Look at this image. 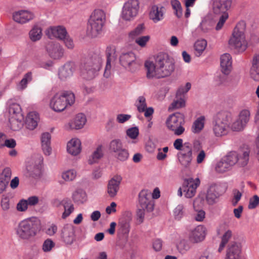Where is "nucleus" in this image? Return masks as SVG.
Wrapping results in <instances>:
<instances>
[{
  "mask_svg": "<svg viewBox=\"0 0 259 259\" xmlns=\"http://www.w3.org/2000/svg\"><path fill=\"white\" fill-rule=\"evenodd\" d=\"M145 67L148 78H159L170 75L175 70V63L167 54L160 53L157 55L155 63L146 61Z\"/></svg>",
  "mask_w": 259,
  "mask_h": 259,
  "instance_id": "nucleus-1",
  "label": "nucleus"
},
{
  "mask_svg": "<svg viewBox=\"0 0 259 259\" xmlns=\"http://www.w3.org/2000/svg\"><path fill=\"white\" fill-rule=\"evenodd\" d=\"M245 27L246 24L244 21L239 22L229 41L230 47L237 53H243L248 47V41L245 33Z\"/></svg>",
  "mask_w": 259,
  "mask_h": 259,
  "instance_id": "nucleus-2",
  "label": "nucleus"
},
{
  "mask_svg": "<svg viewBox=\"0 0 259 259\" xmlns=\"http://www.w3.org/2000/svg\"><path fill=\"white\" fill-rule=\"evenodd\" d=\"M40 229V223L35 218L24 220L20 222L16 230L18 237L24 240H28L35 236Z\"/></svg>",
  "mask_w": 259,
  "mask_h": 259,
  "instance_id": "nucleus-3",
  "label": "nucleus"
},
{
  "mask_svg": "<svg viewBox=\"0 0 259 259\" xmlns=\"http://www.w3.org/2000/svg\"><path fill=\"white\" fill-rule=\"evenodd\" d=\"M75 101L74 95L70 92H62L55 94L50 102L51 108L56 112L63 111Z\"/></svg>",
  "mask_w": 259,
  "mask_h": 259,
  "instance_id": "nucleus-4",
  "label": "nucleus"
},
{
  "mask_svg": "<svg viewBox=\"0 0 259 259\" xmlns=\"http://www.w3.org/2000/svg\"><path fill=\"white\" fill-rule=\"evenodd\" d=\"M229 127L230 123L227 115L224 112L218 113L212 122V131L214 136L218 138L226 136Z\"/></svg>",
  "mask_w": 259,
  "mask_h": 259,
  "instance_id": "nucleus-5",
  "label": "nucleus"
},
{
  "mask_svg": "<svg viewBox=\"0 0 259 259\" xmlns=\"http://www.w3.org/2000/svg\"><path fill=\"white\" fill-rule=\"evenodd\" d=\"M185 115L179 112L169 115L165 121L167 128L172 132L176 136H180L185 132Z\"/></svg>",
  "mask_w": 259,
  "mask_h": 259,
  "instance_id": "nucleus-6",
  "label": "nucleus"
},
{
  "mask_svg": "<svg viewBox=\"0 0 259 259\" xmlns=\"http://www.w3.org/2000/svg\"><path fill=\"white\" fill-rule=\"evenodd\" d=\"M9 120L11 128L13 131L18 130L21 125L23 119L20 105L16 103L10 104L8 107Z\"/></svg>",
  "mask_w": 259,
  "mask_h": 259,
  "instance_id": "nucleus-7",
  "label": "nucleus"
},
{
  "mask_svg": "<svg viewBox=\"0 0 259 259\" xmlns=\"http://www.w3.org/2000/svg\"><path fill=\"white\" fill-rule=\"evenodd\" d=\"M139 9L138 0H128L122 7L121 17L126 21L133 20L137 15Z\"/></svg>",
  "mask_w": 259,
  "mask_h": 259,
  "instance_id": "nucleus-8",
  "label": "nucleus"
},
{
  "mask_svg": "<svg viewBox=\"0 0 259 259\" xmlns=\"http://www.w3.org/2000/svg\"><path fill=\"white\" fill-rule=\"evenodd\" d=\"M223 158L231 168L237 162L240 166H244L247 164L249 160V152L244 151L242 155L239 157L237 152L232 151Z\"/></svg>",
  "mask_w": 259,
  "mask_h": 259,
  "instance_id": "nucleus-9",
  "label": "nucleus"
},
{
  "mask_svg": "<svg viewBox=\"0 0 259 259\" xmlns=\"http://www.w3.org/2000/svg\"><path fill=\"white\" fill-rule=\"evenodd\" d=\"M166 8L160 4L152 5L149 9V19L154 23L162 21L165 18Z\"/></svg>",
  "mask_w": 259,
  "mask_h": 259,
  "instance_id": "nucleus-10",
  "label": "nucleus"
},
{
  "mask_svg": "<svg viewBox=\"0 0 259 259\" xmlns=\"http://www.w3.org/2000/svg\"><path fill=\"white\" fill-rule=\"evenodd\" d=\"M177 157L181 164L187 167L190 166L193 160V149L189 142L184 143V147L181 151L177 153Z\"/></svg>",
  "mask_w": 259,
  "mask_h": 259,
  "instance_id": "nucleus-11",
  "label": "nucleus"
},
{
  "mask_svg": "<svg viewBox=\"0 0 259 259\" xmlns=\"http://www.w3.org/2000/svg\"><path fill=\"white\" fill-rule=\"evenodd\" d=\"M136 59L135 54L131 51L122 53L119 58L121 65L131 72L135 71L139 67Z\"/></svg>",
  "mask_w": 259,
  "mask_h": 259,
  "instance_id": "nucleus-12",
  "label": "nucleus"
},
{
  "mask_svg": "<svg viewBox=\"0 0 259 259\" xmlns=\"http://www.w3.org/2000/svg\"><path fill=\"white\" fill-rule=\"evenodd\" d=\"M138 206L146 209L148 212L154 210V203L151 197V193L147 190H142L138 195Z\"/></svg>",
  "mask_w": 259,
  "mask_h": 259,
  "instance_id": "nucleus-13",
  "label": "nucleus"
},
{
  "mask_svg": "<svg viewBox=\"0 0 259 259\" xmlns=\"http://www.w3.org/2000/svg\"><path fill=\"white\" fill-rule=\"evenodd\" d=\"M49 56L54 60H60L64 55V50L61 45L56 41H49L46 46Z\"/></svg>",
  "mask_w": 259,
  "mask_h": 259,
  "instance_id": "nucleus-14",
  "label": "nucleus"
},
{
  "mask_svg": "<svg viewBox=\"0 0 259 259\" xmlns=\"http://www.w3.org/2000/svg\"><path fill=\"white\" fill-rule=\"evenodd\" d=\"M199 184L200 181L198 178L186 179L183 186V192L184 196L188 198L193 197L195 195L196 189Z\"/></svg>",
  "mask_w": 259,
  "mask_h": 259,
  "instance_id": "nucleus-15",
  "label": "nucleus"
},
{
  "mask_svg": "<svg viewBox=\"0 0 259 259\" xmlns=\"http://www.w3.org/2000/svg\"><path fill=\"white\" fill-rule=\"evenodd\" d=\"M77 64L73 62H68L61 66L58 70L59 78L62 80L70 78L77 69Z\"/></svg>",
  "mask_w": 259,
  "mask_h": 259,
  "instance_id": "nucleus-16",
  "label": "nucleus"
},
{
  "mask_svg": "<svg viewBox=\"0 0 259 259\" xmlns=\"http://www.w3.org/2000/svg\"><path fill=\"white\" fill-rule=\"evenodd\" d=\"M101 66L102 63L100 62L97 65L93 64L92 62H87L81 68V73L88 79H92L100 70Z\"/></svg>",
  "mask_w": 259,
  "mask_h": 259,
  "instance_id": "nucleus-17",
  "label": "nucleus"
},
{
  "mask_svg": "<svg viewBox=\"0 0 259 259\" xmlns=\"http://www.w3.org/2000/svg\"><path fill=\"white\" fill-rule=\"evenodd\" d=\"M45 33L51 39L57 38L61 40L64 38L67 34L66 28L60 25L49 27L46 30Z\"/></svg>",
  "mask_w": 259,
  "mask_h": 259,
  "instance_id": "nucleus-18",
  "label": "nucleus"
},
{
  "mask_svg": "<svg viewBox=\"0 0 259 259\" xmlns=\"http://www.w3.org/2000/svg\"><path fill=\"white\" fill-rule=\"evenodd\" d=\"M13 19L14 21L19 24H25L34 18V14L30 11L21 10L13 13Z\"/></svg>",
  "mask_w": 259,
  "mask_h": 259,
  "instance_id": "nucleus-19",
  "label": "nucleus"
},
{
  "mask_svg": "<svg viewBox=\"0 0 259 259\" xmlns=\"http://www.w3.org/2000/svg\"><path fill=\"white\" fill-rule=\"evenodd\" d=\"M206 228L203 225H198L192 230L189 234V239L193 243L202 241L206 235Z\"/></svg>",
  "mask_w": 259,
  "mask_h": 259,
  "instance_id": "nucleus-20",
  "label": "nucleus"
},
{
  "mask_svg": "<svg viewBox=\"0 0 259 259\" xmlns=\"http://www.w3.org/2000/svg\"><path fill=\"white\" fill-rule=\"evenodd\" d=\"M231 3V0H214L212 6L213 12L216 15L228 13L227 11L230 8Z\"/></svg>",
  "mask_w": 259,
  "mask_h": 259,
  "instance_id": "nucleus-21",
  "label": "nucleus"
},
{
  "mask_svg": "<svg viewBox=\"0 0 259 259\" xmlns=\"http://www.w3.org/2000/svg\"><path fill=\"white\" fill-rule=\"evenodd\" d=\"M220 187L216 184L211 185L207 191L206 195V200L209 205H213L217 202L218 199L221 195L220 192Z\"/></svg>",
  "mask_w": 259,
  "mask_h": 259,
  "instance_id": "nucleus-22",
  "label": "nucleus"
},
{
  "mask_svg": "<svg viewBox=\"0 0 259 259\" xmlns=\"http://www.w3.org/2000/svg\"><path fill=\"white\" fill-rule=\"evenodd\" d=\"M61 238L65 244H72L75 240V231L73 227L69 225H65L61 231Z\"/></svg>",
  "mask_w": 259,
  "mask_h": 259,
  "instance_id": "nucleus-23",
  "label": "nucleus"
},
{
  "mask_svg": "<svg viewBox=\"0 0 259 259\" xmlns=\"http://www.w3.org/2000/svg\"><path fill=\"white\" fill-rule=\"evenodd\" d=\"M121 180L120 176H116L109 181L107 192L110 197H114L117 195Z\"/></svg>",
  "mask_w": 259,
  "mask_h": 259,
  "instance_id": "nucleus-24",
  "label": "nucleus"
},
{
  "mask_svg": "<svg viewBox=\"0 0 259 259\" xmlns=\"http://www.w3.org/2000/svg\"><path fill=\"white\" fill-rule=\"evenodd\" d=\"M132 220V214L129 212H125L119 218L118 227L121 233L125 234L129 233L130 230V223Z\"/></svg>",
  "mask_w": 259,
  "mask_h": 259,
  "instance_id": "nucleus-25",
  "label": "nucleus"
},
{
  "mask_svg": "<svg viewBox=\"0 0 259 259\" xmlns=\"http://www.w3.org/2000/svg\"><path fill=\"white\" fill-rule=\"evenodd\" d=\"M81 143L78 138H72L67 144V151L68 153L73 156H76L81 151Z\"/></svg>",
  "mask_w": 259,
  "mask_h": 259,
  "instance_id": "nucleus-26",
  "label": "nucleus"
},
{
  "mask_svg": "<svg viewBox=\"0 0 259 259\" xmlns=\"http://www.w3.org/2000/svg\"><path fill=\"white\" fill-rule=\"evenodd\" d=\"M225 259H246L241 255L240 247L236 244L229 246L226 254Z\"/></svg>",
  "mask_w": 259,
  "mask_h": 259,
  "instance_id": "nucleus-27",
  "label": "nucleus"
},
{
  "mask_svg": "<svg viewBox=\"0 0 259 259\" xmlns=\"http://www.w3.org/2000/svg\"><path fill=\"white\" fill-rule=\"evenodd\" d=\"M104 24L89 21L87 27V34L92 37H96L101 35Z\"/></svg>",
  "mask_w": 259,
  "mask_h": 259,
  "instance_id": "nucleus-28",
  "label": "nucleus"
},
{
  "mask_svg": "<svg viewBox=\"0 0 259 259\" xmlns=\"http://www.w3.org/2000/svg\"><path fill=\"white\" fill-rule=\"evenodd\" d=\"M51 135L48 132L44 133L40 137L41 146L43 153L47 156H49L52 153L51 147Z\"/></svg>",
  "mask_w": 259,
  "mask_h": 259,
  "instance_id": "nucleus-29",
  "label": "nucleus"
},
{
  "mask_svg": "<svg viewBox=\"0 0 259 259\" xmlns=\"http://www.w3.org/2000/svg\"><path fill=\"white\" fill-rule=\"evenodd\" d=\"M39 121V116L35 111L30 112L27 115L25 120V126L30 130H34Z\"/></svg>",
  "mask_w": 259,
  "mask_h": 259,
  "instance_id": "nucleus-30",
  "label": "nucleus"
},
{
  "mask_svg": "<svg viewBox=\"0 0 259 259\" xmlns=\"http://www.w3.org/2000/svg\"><path fill=\"white\" fill-rule=\"evenodd\" d=\"M232 58L230 54L226 53L221 57V67L222 72L228 75L232 70Z\"/></svg>",
  "mask_w": 259,
  "mask_h": 259,
  "instance_id": "nucleus-31",
  "label": "nucleus"
},
{
  "mask_svg": "<svg viewBox=\"0 0 259 259\" xmlns=\"http://www.w3.org/2000/svg\"><path fill=\"white\" fill-rule=\"evenodd\" d=\"M87 122L86 117L82 113H79L69 122L71 129L79 130L82 128Z\"/></svg>",
  "mask_w": 259,
  "mask_h": 259,
  "instance_id": "nucleus-32",
  "label": "nucleus"
},
{
  "mask_svg": "<svg viewBox=\"0 0 259 259\" xmlns=\"http://www.w3.org/2000/svg\"><path fill=\"white\" fill-rule=\"evenodd\" d=\"M250 77L255 81H259V55L254 56L252 67L250 69Z\"/></svg>",
  "mask_w": 259,
  "mask_h": 259,
  "instance_id": "nucleus-33",
  "label": "nucleus"
},
{
  "mask_svg": "<svg viewBox=\"0 0 259 259\" xmlns=\"http://www.w3.org/2000/svg\"><path fill=\"white\" fill-rule=\"evenodd\" d=\"M105 12L101 9H96L92 13L89 21L105 24Z\"/></svg>",
  "mask_w": 259,
  "mask_h": 259,
  "instance_id": "nucleus-34",
  "label": "nucleus"
},
{
  "mask_svg": "<svg viewBox=\"0 0 259 259\" xmlns=\"http://www.w3.org/2000/svg\"><path fill=\"white\" fill-rule=\"evenodd\" d=\"M205 122V117L204 116L202 115L196 118L192 124V132L194 134L199 133L203 129Z\"/></svg>",
  "mask_w": 259,
  "mask_h": 259,
  "instance_id": "nucleus-35",
  "label": "nucleus"
},
{
  "mask_svg": "<svg viewBox=\"0 0 259 259\" xmlns=\"http://www.w3.org/2000/svg\"><path fill=\"white\" fill-rule=\"evenodd\" d=\"M103 156V146L99 145L93 153L90 156L88 159V162L90 164H93L97 162Z\"/></svg>",
  "mask_w": 259,
  "mask_h": 259,
  "instance_id": "nucleus-36",
  "label": "nucleus"
},
{
  "mask_svg": "<svg viewBox=\"0 0 259 259\" xmlns=\"http://www.w3.org/2000/svg\"><path fill=\"white\" fill-rule=\"evenodd\" d=\"M42 35V29L37 25L33 26L29 32V38L34 42L40 40Z\"/></svg>",
  "mask_w": 259,
  "mask_h": 259,
  "instance_id": "nucleus-37",
  "label": "nucleus"
},
{
  "mask_svg": "<svg viewBox=\"0 0 259 259\" xmlns=\"http://www.w3.org/2000/svg\"><path fill=\"white\" fill-rule=\"evenodd\" d=\"M72 197L73 201L78 203H83L87 199L85 192L80 189L76 190L73 193Z\"/></svg>",
  "mask_w": 259,
  "mask_h": 259,
  "instance_id": "nucleus-38",
  "label": "nucleus"
},
{
  "mask_svg": "<svg viewBox=\"0 0 259 259\" xmlns=\"http://www.w3.org/2000/svg\"><path fill=\"white\" fill-rule=\"evenodd\" d=\"M207 42L204 39L197 40L194 44L195 54L196 56H200L205 50Z\"/></svg>",
  "mask_w": 259,
  "mask_h": 259,
  "instance_id": "nucleus-39",
  "label": "nucleus"
},
{
  "mask_svg": "<svg viewBox=\"0 0 259 259\" xmlns=\"http://www.w3.org/2000/svg\"><path fill=\"white\" fill-rule=\"evenodd\" d=\"M32 79V74L31 72H28L25 74L23 78L17 83L16 88L18 91H23L25 89L27 84Z\"/></svg>",
  "mask_w": 259,
  "mask_h": 259,
  "instance_id": "nucleus-40",
  "label": "nucleus"
},
{
  "mask_svg": "<svg viewBox=\"0 0 259 259\" xmlns=\"http://www.w3.org/2000/svg\"><path fill=\"white\" fill-rule=\"evenodd\" d=\"M62 204L64 207V211L62 213V218L65 219L73 212L74 207L71 201L69 200H63L62 201Z\"/></svg>",
  "mask_w": 259,
  "mask_h": 259,
  "instance_id": "nucleus-41",
  "label": "nucleus"
},
{
  "mask_svg": "<svg viewBox=\"0 0 259 259\" xmlns=\"http://www.w3.org/2000/svg\"><path fill=\"white\" fill-rule=\"evenodd\" d=\"M231 169L232 168L223 158L219 161L215 166V170L216 172L219 174L227 172L231 170Z\"/></svg>",
  "mask_w": 259,
  "mask_h": 259,
  "instance_id": "nucleus-42",
  "label": "nucleus"
},
{
  "mask_svg": "<svg viewBox=\"0 0 259 259\" xmlns=\"http://www.w3.org/2000/svg\"><path fill=\"white\" fill-rule=\"evenodd\" d=\"M185 106V98L179 97L175 99L168 107L169 111H172L176 109H178L184 107Z\"/></svg>",
  "mask_w": 259,
  "mask_h": 259,
  "instance_id": "nucleus-43",
  "label": "nucleus"
},
{
  "mask_svg": "<svg viewBox=\"0 0 259 259\" xmlns=\"http://www.w3.org/2000/svg\"><path fill=\"white\" fill-rule=\"evenodd\" d=\"M170 5L174 11V14L178 18L183 16V9L181 3L178 0H171Z\"/></svg>",
  "mask_w": 259,
  "mask_h": 259,
  "instance_id": "nucleus-44",
  "label": "nucleus"
},
{
  "mask_svg": "<svg viewBox=\"0 0 259 259\" xmlns=\"http://www.w3.org/2000/svg\"><path fill=\"white\" fill-rule=\"evenodd\" d=\"M232 232L230 230H228L224 233L221 237V242L218 249L219 252H221L224 249L226 244L232 237Z\"/></svg>",
  "mask_w": 259,
  "mask_h": 259,
  "instance_id": "nucleus-45",
  "label": "nucleus"
},
{
  "mask_svg": "<svg viewBox=\"0 0 259 259\" xmlns=\"http://www.w3.org/2000/svg\"><path fill=\"white\" fill-rule=\"evenodd\" d=\"M123 147V144L120 139H116L112 140L109 145V150L110 152L115 153Z\"/></svg>",
  "mask_w": 259,
  "mask_h": 259,
  "instance_id": "nucleus-46",
  "label": "nucleus"
},
{
  "mask_svg": "<svg viewBox=\"0 0 259 259\" xmlns=\"http://www.w3.org/2000/svg\"><path fill=\"white\" fill-rule=\"evenodd\" d=\"M135 105L139 112H143L147 107L146 98L143 96H139L136 101Z\"/></svg>",
  "mask_w": 259,
  "mask_h": 259,
  "instance_id": "nucleus-47",
  "label": "nucleus"
},
{
  "mask_svg": "<svg viewBox=\"0 0 259 259\" xmlns=\"http://www.w3.org/2000/svg\"><path fill=\"white\" fill-rule=\"evenodd\" d=\"M106 56L107 60L114 61L116 58V48L114 46L110 45L106 48Z\"/></svg>",
  "mask_w": 259,
  "mask_h": 259,
  "instance_id": "nucleus-48",
  "label": "nucleus"
},
{
  "mask_svg": "<svg viewBox=\"0 0 259 259\" xmlns=\"http://www.w3.org/2000/svg\"><path fill=\"white\" fill-rule=\"evenodd\" d=\"M76 177V171L73 169H69L62 172V178L65 181H71Z\"/></svg>",
  "mask_w": 259,
  "mask_h": 259,
  "instance_id": "nucleus-49",
  "label": "nucleus"
},
{
  "mask_svg": "<svg viewBox=\"0 0 259 259\" xmlns=\"http://www.w3.org/2000/svg\"><path fill=\"white\" fill-rule=\"evenodd\" d=\"M250 116V112L248 109H244L241 110L239 113L238 118L246 126L249 121Z\"/></svg>",
  "mask_w": 259,
  "mask_h": 259,
  "instance_id": "nucleus-50",
  "label": "nucleus"
},
{
  "mask_svg": "<svg viewBox=\"0 0 259 259\" xmlns=\"http://www.w3.org/2000/svg\"><path fill=\"white\" fill-rule=\"evenodd\" d=\"M185 207L183 204H180L177 206L174 210V215L176 220H181L185 215Z\"/></svg>",
  "mask_w": 259,
  "mask_h": 259,
  "instance_id": "nucleus-51",
  "label": "nucleus"
},
{
  "mask_svg": "<svg viewBox=\"0 0 259 259\" xmlns=\"http://www.w3.org/2000/svg\"><path fill=\"white\" fill-rule=\"evenodd\" d=\"M191 84L190 82H187L185 85H181L178 89L176 93V97H182L184 98V95L191 89Z\"/></svg>",
  "mask_w": 259,
  "mask_h": 259,
  "instance_id": "nucleus-52",
  "label": "nucleus"
},
{
  "mask_svg": "<svg viewBox=\"0 0 259 259\" xmlns=\"http://www.w3.org/2000/svg\"><path fill=\"white\" fill-rule=\"evenodd\" d=\"M115 154V156L120 161H125L128 158L129 154L128 151L123 147L121 148Z\"/></svg>",
  "mask_w": 259,
  "mask_h": 259,
  "instance_id": "nucleus-53",
  "label": "nucleus"
},
{
  "mask_svg": "<svg viewBox=\"0 0 259 259\" xmlns=\"http://www.w3.org/2000/svg\"><path fill=\"white\" fill-rule=\"evenodd\" d=\"M126 134L131 139L136 140L139 135V128L137 126L129 128L126 130Z\"/></svg>",
  "mask_w": 259,
  "mask_h": 259,
  "instance_id": "nucleus-54",
  "label": "nucleus"
},
{
  "mask_svg": "<svg viewBox=\"0 0 259 259\" xmlns=\"http://www.w3.org/2000/svg\"><path fill=\"white\" fill-rule=\"evenodd\" d=\"M55 243L51 239H47L42 244V249L45 252H49L55 246Z\"/></svg>",
  "mask_w": 259,
  "mask_h": 259,
  "instance_id": "nucleus-55",
  "label": "nucleus"
},
{
  "mask_svg": "<svg viewBox=\"0 0 259 259\" xmlns=\"http://www.w3.org/2000/svg\"><path fill=\"white\" fill-rule=\"evenodd\" d=\"M12 175L11 169L9 167H6L3 170L2 174L0 175V180L6 181L9 183V180L11 179Z\"/></svg>",
  "mask_w": 259,
  "mask_h": 259,
  "instance_id": "nucleus-56",
  "label": "nucleus"
},
{
  "mask_svg": "<svg viewBox=\"0 0 259 259\" xmlns=\"http://www.w3.org/2000/svg\"><path fill=\"white\" fill-rule=\"evenodd\" d=\"M245 125L242 122V121L237 118L234 120L231 125V128L234 131H240L243 129Z\"/></svg>",
  "mask_w": 259,
  "mask_h": 259,
  "instance_id": "nucleus-57",
  "label": "nucleus"
},
{
  "mask_svg": "<svg viewBox=\"0 0 259 259\" xmlns=\"http://www.w3.org/2000/svg\"><path fill=\"white\" fill-rule=\"evenodd\" d=\"M10 205L9 198L7 196L3 195L1 201L2 209L5 211H7L10 209Z\"/></svg>",
  "mask_w": 259,
  "mask_h": 259,
  "instance_id": "nucleus-58",
  "label": "nucleus"
},
{
  "mask_svg": "<svg viewBox=\"0 0 259 259\" xmlns=\"http://www.w3.org/2000/svg\"><path fill=\"white\" fill-rule=\"evenodd\" d=\"M149 40L150 36L149 35H146L138 37L136 38L135 42L141 47H144Z\"/></svg>",
  "mask_w": 259,
  "mask_h": 259,
  "instance_id": "nucleus-59",
  "label": "nucleus"
},
{
  "mask_svg": "<svg viewBox=\"0 0 259 259\" xmlns=\"http://www.w3.org/2000/svg\"><path fill=\"white\" fill-rule=\"evenodd\" d=\"M144 30V26L143 25H139L134 30L130 33V36L132 38H135L142 33Z\"/></svg>",
  "mask_w": 259,
  "mask_h": 259,
  "instance_id": "nucleus-60",
  "label": "nucleus"
},
{
  "mask_svg": "<svg viewBox=\"0 0 259 259\" xmlns=\"http://www.w3.org/2000/svg\"><path fill=\"white\" fill-rule=\"evenodd\" d=\"M28 203L25 199H21L17 204L16 208L18 211L24 212L28 208Z\"/></svg>",
  "mask_w": 259,
  "mask_h": 259,
  "instance_id": "nucleus-61",
  "label": "nucleus"
},
{
  "mask_svg": "<svg viewBox=\"0 0 259 259\" xmlns=\"http://www.w3.org/2000/svg\"><path fill=\"white\" fill-rule=\"evenodd\" d=\"M259 203V197L255 195L249 199L248 207L250 209H254Z\"/></svg>",
  "mask_w": 259,
  "mask_h": 259,
  "instance_id": "nucleus-62",
  "label": "nucleus"
},
{
  "mask_svg": "<svg viewBox=\"0 0 259 259\" xmlns=\"http://www.w3.org/2000/svg\"><path fill=\"white\" fill-rule=\"evenodd\" d=\"M228 18V14L225 13L224 15H221V17L220 18L219 21L218 22L215 29L217 30H219L222 29L223 27L225 22Z\"/></svg>",
  "mask_w": 259,
  "mask_h": 259,
  "instance_id": "nucleus-63",
  "label": "nucleus"
},
{
  "mask_svg": "<svg viewBox=\"0 0 259 259\" xmlns=\"http://www.w3.org/2000/svg\"><path fill=\"white\" fill-rule=\"evenodd\" d=\"M131 118V115L125 114H119L116 116V121L119 123H123Z\"/></svg>",
  "mask_w": 259,
  "mask_h": 259,
  "instance_id": "nucleus-64",
  "label": "nucleus"
}]
</instances>
